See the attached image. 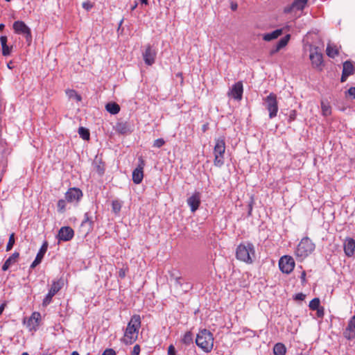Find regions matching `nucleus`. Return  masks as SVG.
Segmentation results:
<instances>
[{
  "instance_id": "nucleus-1",
  "label": "nucleus",
  "mask_w": 355,
  "mask_h": 355,
  "mask_svg": "<svg viewBox=\"0 0 355 355\" xmlns=\"http://www.w3.org/2000/svg\"><path fill=\"white\" fill-rule=\"evenodd\" d=\"M141 322L139 315H132L124 331L123 336L121 338V342L126 345L134 343L138 338Z\"/></svg>"
},
{
  "instance_id": "nucleus-2",
  "label": "nucleus",
  "mask_w": 355,
  "mask_h": 355,
  "mask_svg": "<svg viewBox=\"0 0 355 355\" xmlns=\"http://www.w3.org/2000/svg\"><path fill=\"white\" fill-rule=\"evenodd\" d=\"M255 255L254 247L252 243L246 242L239 245L236 250V257L238 260L250 264L253 262Z\"/></svg>"
},
{
  "instance_id": "nucleus-3",
  "label": "nucleus",
  "mask_w": 355,
  "mask_h": 355,
  "mask_svg": "<svg viewBox=\"0 0 355 355\" xmlns=\"http://www.w3.org/2000/svg\"><path fill=\"white\" fill-rule=\"evenodd\" d=\"M214 336L212 333L203 329L199 331L196 336V345L205 352H210L214 347Z\"/></svg>"
},
{
  "instance_id": "nucleus-4",
  "label": "nucleus",
  "mask_w": 355,
  "mask_h": 355,
  "mask_svg": "<svg viewBox=\"0 0 355 355\" xmlns=\"http://www.w3.org/2000/svg\"><path fill=\"white\" fill-rule=\"evenodd\" d=\"M225 141L224 137H220L215 139V146L214 147V164L215 166L220 168L225 163Z\"/></svg>"
},
{
  "instance_id": "nucleus-5",
  "label": "nucleus",
  "mask_w": 355,
  "mask_h": 355,
  "mask_svg": "<svg viewBox=\"0 0 355 355\" xmlns=\"http://www.w3.org/2000/svg\"><path fill=\"white\" fill-rule=\"evenodd\" d=\"M315 245L312 241L308 238H303L297 245L295 254L300 260H303L311 254L315 250Z\"/></svg>"
},
{
  "instance_id": "nucleus-6",
  "label": "nucleus",
  "mask_w": 355,
  "mask_h": 355,
  "mask_svg": "<svg viewBox=\"0 0 355 355\" xmlns=\"http://www.w3.org/2000/svg\"><path fill=\"white\" fill-rule=\"evenodd\" d=\"M263 105L269 112V118H275L277 116L279 110L277 95L274 93H270L263 98Z\"/></svg>"
},
{
  "instance_id": "nucleus-7",
  "label": "nucleus",
  "mask_w": 355,
  "mask_h": 355,
  "mask_svg": "<svg viewBox=\"0 0 355 355\" xmlns=\"http://www.w3.org/2000/svg\"><path fill=\"white\" fill-rule=\"evenodd\" d=\"M64 282L62 279L53 280L52 282L51 288L49 291V293L46 294L45 297L43 300L42 305L43 306H47L51 304L52 301V298L53 296L57 294L63 287Z\"/></svg>"
},
{
  "instance_id": "nucleus-8",
  "label": "nucleus",
  "mask_w": 355,
  "mask_h": 355,
  "mask_svg": "<svg viewBox=\"0 0 355 355\" xmlns=\"http://www.w3.org/2000/svg\"><path fill=\"white\" fill-rule=\"evenodd\" d=\"M13 29L15 33L24 35L27 42L30 43L31 42L32 35L31 29L24 21H15L13 24Z\"/></svg>"
},
{
  "instance_id": "nucleus-9",
  "label": "nucleus",
  "mask_w": 355,
  "mask_h": 355,
  "mask_svg": "<svg viewBox=\"0 0 355 355\" xmlns=\"http://www.w3.org/2000/svg\"><path fill=\"white\" fill-rule=\"evenodd\" d=\"M280 270L286 274H290L295 268V261L291 256L284 255L279 261Z\"/></svg>"
},
{
  "instance_id": "nucleus-10",
  "label": "nucleus",
  "mask_w": 355,
  "mask_h": 355,
  "mask_svg": "<svg viewBox=\"0 0 355 355\" xmlns=\"http://www.w3.org/2000/svg\"><path fill=\"white\" fill-rule=\"evenodd\" d=\"M145 166V161L140 157L138 159V166L132 172V181L135 184H140L144 178V168Z\"/></svg>"
},
{
  "instance_id": "nucleus-11",
  "label": "nucleus",
  "mask_w": 355,
  "mask_h": 355,
  "mask_svg": "<svg viewBox=\"0 0 355 355\" xmlns=\"http://www.w3.org/2000/svg\"><path fill=\"white\" fill-rule=\"evenodd\" d=\"M318 47L314 48V49H311L309 58L313 67L322 70V67L323 66L322 54L318 52Z\"/></svg>"
},
{
  "instance_id": "nucleus-12",
  "label": "nucleus",
  "mask_w": 355,
  "mask_h": 355,
  "mask_svg": "<svg viewBox=\"0 0 355 355\" xmlns=\"http://www.w3.org/2000/svg\"><path fill=\"white\" fill-rule=\"evenodd\" d=\"M143 58L144 62L148 65L151 66L155 63L157 51L155 49L152 47L150 44L147 45L144 52L142 53Z\"/></svg>"
},
{
  "instance_id": "nucleus-13",
  "label": "nucleus",
  "mask_w": 355,
  "mask_h": 355,
  "mask_svg": "<svg viewBox=\"0 0 355 355\" xmlns=\"http://www.w3.org/2000/svg\"><path fill=\"white\" fill-rule=\"evenodd\" d=\"M307 1L308 0H294L291 4L284 8V12L288 14L296 11H302L306 5Z\"/></svg>"
},
{
  "instance_id": "nucleus-14",
  "label": "nucleus",
  "mask_w": 355,
  "mask_h": 355,
  "mask_svg": "<svg viewBox=\"0 0 355 355\" xmlns=\"http://www.w3.org/2000/svg\"><path fill=\"white\" fill-rule=\"evenodd\" d=\"M74 236L73 230L69 226L62 227L58 231L57 239L59 241H71Z\"/></svg>"
},
{
  "instance_id": "nucleus-15",
  "label": "nucleus",
  "mask_w": 355,
  "mask_h": 355,
  "mask_svg": "<svg viewBox=\"0 0 355 355\" xmlns=\"http://www.w3.org/2000/svg\"><path fill=\"white\" fill-rule=\"evenodd\" d=\"M82 196V191L76 187L70 188L65 193V199L69 202H78Z\"/></svg>"
},
{
  "instance_id": "nucleus-16",
  "label": "nucleus",
  "mask_w": 355,
  "mask_h": 355,
  "mask_svg": "<svg viewBox=\"0 0 355 355\" xmlns=\"http://www.w3.org/2000/svg\"><path fill=\"white\" fill-rule=\"evenodd\" d=\"M243 83L239 81L234 84L228 92V96H231L236 101H241L243 97Z\"/></svg>"
},
{
  "instance_id": "nucleus-17",
  "label": "nucleus",
  "mask_w": 355,
  "mask_h": 355,
  "mask_svg": "<svg viewBox=\"0 0 355 355\" xmlns=\"http://www.w3.org/2000/svg\"><path fill=\"white\" fill-rule=\"evenodd\" d=\"M343 336L349 340L355 338V315L349 320L347 326L343 331Z\"/></svg>"
},
{
  "instance_id": "nucleus-18",
  "label": "nucleus",
  "mask_w": 355,
  "mask_h": 355,
  "mask_svg": "<svg viewBox=\"0 0 355 355\" xmlns=\"http://www.w3.org/2000/svg\"><path fill=\"white\" fill-rule=\"evenodd\" d=\"M354 67L351 61H345L343 63V73L340 78L341 83H344L347 80L348 76L354 74Z\"/></svg>"
},
{
  "instance_id": "nucleus-19",
  "label": "nucleus",
  "mask_w": 355,
  "mask_h": 355,
  "mask_svg": "<svg viewBox=\"0 0 355 355\" xmlns=\"http://www.w3.org/2000/svg\"><path fill=\"white\" fill-rule=\"evenodd\" d=\"M187 204L190 207L191 211L195 212L200 205V193L195 192L187 199Z\"/></svg>"
},
{
  "instance_id": "nucleus-20",
  "label": "nucleus",
  "mask_w": 355,
  "mask_h": 355,
  "mask_svg": "<svg viewBox=\"0 0 355 355\" xmlns=\"http://www.w3.org/2000/svg\"><path fill=\"white\" fill-rule=\"evenodd\" d=\"M80 227L86 234H89L93 230L94 221L89 212H86L84 214V218L81 223Z\"/></svg>"
},
{
  "instance_id": "nucleus-21",
  "label": "nucleus",
  "mask_w": 355,
  "mask_h": 355,
  "mask_svg": "<svg viewBox=\"0 0 355 355\" xmlns=\"http://www.w3.org/2000/svg\"><path fill=\"white\" fill-rule=\"evenodd\" d=\"M48 249V243L47 241H44L42 245L41 246L39 252H37L36 257L35 260L33 261V263L31 265V268H35L38 264H40L46 252Z\"/></svg>"
},
{
  "instance_id": "nucleus-22",
  "label": "nucleus",
  "mask_w": 355,
  "mask_h": 355,
  "mask_svg": "<svg viewBox=\"0 0 355 355\" xmlns=\"http://www.w3.org/2000/svg\"><path fill=\"white\" fill-rule=\"evenodd\" d=\"M344 251L347 256L352 257L355 251V241L352 238H348L344 243Z\"/></svg>"
},
{
  "instance_id": "nucleus-23",
  "label": "nucleus",
  "mask_w": 355,
  "mask_h": 355,
  "mask_svg": "<svg viewBox=\"0 0 355 355\" xmlns=\"http://www.w3.org/2000/svg\"><path fill=\"white\" fill-rule=\"evenodd\" d=\"M19 257V252H14L11 256H10L4 262L2 266V270L6 271L8 268L15 263L17 262L18 258Z\"/></svg>"
},
{
  "instance_id": "nucleus-24",
  "label": "nucleus",
  "mask_w": 355,
  "mask_h": 355,
  "mask_svg": "<svg viewBox=\"0 0 355 355\" xmlns=\"http://www.w3.org/2000/svg\"><path fill=\"white\" fill-rule=\"evenodd\" d=\"M41 315L39 312H33L28 320V326L31 329H35L40 325Z\"/></svg>"
},
{
  "instance_id": "nucleus-25",
  "label": "nucleus",
  "mask_w": 355,
  "mask_h": 355,
  "mask_svg": "<svg viewBox=\"0 0 355 355\" xmlns=\"http://www.w3.org/2000/svg\"><path fill=\"white\" fill-rule=\"evenodd\" d=\"M115 130L116 132L122 135L128 134L131 132L130 124L126 121L117 123Z\"/></svg>"
},
{
  "instance_id": "nucleus-26",
  "label": "nucleus",
  "mask_w": 355,
  "mask_h": 355,
  "mask_svg": "<svg viewBox=\"0 0 355 355\" xmlns=\"http://www.w3.org/2000/svg\"><path fill=\"white\" fill-rule=\"evenodd\" d=\"M283 33V29H276L275 31L266 33L263 35V40L267 42L272 41L273 40L277 39Z\"/></svg>"
},
{
  "instance_id": "nucleus-27",
  "label": "nucleus",
  "mask_w": 355,
  "mask_h": 355,
  "mask_svg": "<svg viewBox=\"0 0 355 355\" xmlns=\"http://www.w3.org/2000/svg\"><path fill=\"white\" fill-rule=\"evenodd\" d=\"M106 110L112 114H116L120 111L119 105L116 103H108L105 106Z\"/></svg>"
},
{
  "instance_id": "nucleus-28",
  "label": "nucleus",
  "mask_w": 355,
  "mask_h": 355,
  "mask_svg": "<svg viewBox=\"0 0 355 355\" xmlns=\"http://www.w3.org/2000/svg\"><path fill=\"white\" fill-rule=\"evenodd\" d=\"M286 352V347L282 343H278L275 344L273 347V352L275 355H285Z\"/></svg>"
},
{
  "instance_id": "nucleus-29",
  "label": "nucleus",
  "mask_w": 355,
  "mask_h": 355,
  "mask_svg": "<svg viewBox=\"0 0 355 355\" xmlns=\"http://www.w3.org/2000/svg\"><path fill=\"white\" fill-rule=\"evenodd\" d=\"M321 110L322 115L327 116L331 114V107L328 102L321 101Z\"/></svg>"
},
{
  "instance_id": "nucleus-30",
  "label": "nucleus",
  "mask_w": 355,
  "mask_h": 355,
  "mask_svg": "<svg viewBox=\"0 0 355 355\" xmlns=\"http://www.w3.org/2000/svg\"><path fill=\"white\" fill-rule=\"evenodd\" d=\"M327 55L331 58H334L338 55V50L335 46L329 44L327 47Z\"/></svg>"
},
{
  "instance_id": "nucleus-31",
  "label": "nucleus",
  "mask_w": 355,
  "mask_h": 355,
  "mask_svg": "<svg viewBox=\"0 0 355 355\" xmlns=\"http://www.w3.org/2000/svg\"><path fill=\"white\" fill-rule=\"evenodd\" d=\"M290 38L291 35L289 34H287L284 37L281 38L276 45L277 46V49L281 50L282 48L285 47L288 43Z\"/></svg>"
},
{
  "instance_id": "nucleus-32",
  "label": "nucleus",
  "mask_w": 355,
  "mask_h": 355,
  "mask_svg": "<svg viewBox=\"0 0 355 355\" xmlns=\"http://www.w3.org/2000/svg\"><path fill=\"white\" fill-rule=\"evenodd\" d=\"M193 334L191 331H187L182 338V342L187 345L193 343Z\"/></svg>"
},
{
  "instance_id": "nucleus-33",
  "label": "nucleus",
  "mask_w": 355,
  "mask_h": 355,
  "mask_svg": "<svg viewBox=\"0 0 355 355\" xmlns=\"http://www.w3.org/2000/svg\"><path fill=\"white\" fill-rule=\"evenodd\" d=\"M66 94L69 98L75 99L78 102L82 100L81 96L78 94L74 89H68L66 91Z\"/></svg>"
},
{
  "instance_id": "nucleus-34",
  "label": "nucleus",
  "mask_w": 355,
  "mask_h": 355,
  "mask_svg": "<svg viewBox=\"0 0 355 355\" xmlns=\"http://www.w3.org/2000/svg\"><path fill=\"white\" fill-rule=\"evenodd\" d=\"M78 134H79L80 137L82 139H83L84 140L89 139L90 134H89V131L88 129L83 128V127H80L78 128Z\"/></svg>"
},
{
  "instance_id": "nucleus-35",
  "label": "nucleus",
  "mask_w": 355,
  "mask_h": 355,
  "mask_svg": "<svg viewBox=\"0 0 355 355\" xmlns=\"http://www.w3.org/2000/svg\"><path fill=\"white\" fill-rule=\"evenodd\" d=\"M122 207V202L119 200H114L112 202V209L115 214H119Z\"/></svg>"
},
{
  "instance_id": "nucleus-36",
  "label": "nucleus",
  "mask_w": 355,
  "mask_h": 355,
  "mask_svg": "<svg viewBox=\"0 0 355 355\" xmlns=\"http://www.w3.org/2000/svg\"><path fill=\"white\" fill-rule=\"evenodd\" d=\"M168 273H169V277H170L171 280H173V281L178 280V277H180L181 276L180 272L175 268H173L172 270L168 271Z\"/></svg>"
},
{
  "instance_id": "nucleus-37",
  "label": "nucleus",
  "mask_w": 355,
  "mask_h": 355,
  "mask_svg": "<svg viewBox=\"0 0 355 355\" xmlns=\"http://www.w3.org/2000/svg\"><path fill=\"white\" fill-rule=\"evenodd\" d=\"M320 300L318 298H313L310 302H309V308L310 309L313 311H315L316 309H318L320 308Z\"/></svg>"
},
{
  "instance_id": "nucleus-38",
  "label": "nucleus",
  "mask_w": 355,
  "mask_h": 355,
  "mask_svg": "<svg viewBox=\"0 0 355 355\" xmlns=\"http://www.w3.org/2000/svg\"><path fill=\"white\" fill-rule=\"evenodd\" d=\"M66 200H59L57 204L58 211L59 213H64L66 210Z\"/></svg>"
},
{
  "instance_id": "nucleus-39",
  "label": "nucleus",
  "mask_w": 355,
  "mask_h": 355,
  "mask_svg": "<svg viewBox=\"0 0 355 355\" xmlns=\"http://www.w3.org/2000/svg\"><path fill=\"white\" fill-rule=\"evenodd\" d=\"M15 234L12 233L10 235L9 240H8V242L7 245H6V251L7 252L11 250V249L12 248V247H13V245L15 244Z\"/></svg>"
},
{
  "instance_id": "nucleus-40",
  "label": "nucleus",
  "mask_w": 355,
  "mask_h": 355,
  "mask_svg": "<svg viewBox=\"0 0 355 355\" xmlns=\"http://www.w3.org/2000/svg\"><path fill=\"white\" fill-rule=\"evenodd\" d=\"M165 144V141L160 138L155 140L153 143V146L155 148H161L162 146H164Z\"/></svg>"
},
{
  "instance_id": "nucleus-41",
  "label": "nucleus",
  "mask_w": 355,
  "mask_h": 355,
  "mask_svg": "<svg viewBox=\"0 0 355 355\" xmlns=\"http://www.w3.org/2000/svg\"><path fill=\"white\" fill-rule=\"evenodd\" d=\"M2 54L4 56H8L11 53L12 47H9L7 44L6 46H2Z\"/></svg>"
},
{
  "instance_id": "nucleus-42",
  "label": "nucleus",
  "mask_w": 355,
  "mask_h": 355,
  "mask_svg": "<svg viewBox=\"0 0 355 355\" xmlns=\"http://www.w3.org/2000/svg\"><path fill=\"white\" fill-rule=\"evenodd\" d=\"M184 292L187 293L192 289L193 285L190 282H183V286H181Z\"/></svg>"
},
{
  "instance_id": "nucleus-43",
  "label": "nucleus",
  "mask_w": 355,
  "mask_h": 355,
  "mask_svg": "<svg viewBox=\"0 0 355 355\" xmlns=\"http://www.w3.org/2000/svg\"><path fill=\"white\" fill-rule=\"evenodd\" d=\"M141 351L140 346L139 345H135L133 347L132 351L131 352L130 355H139Z\"/></svg>"
},
{
  "instance_id": "nucleus-44",
  "label": "nucleus",
  "mask_w": 355,
  "mask_h": 355,
  "mask_svg": "<svg viewBox=\"0 0 355 355\" xmlns=\"http://www.w3.org/2000/svg\"><path fill=\"white\" fill-rule=\"evenodd\" d=\"M305 297H306V295L304 294L300 293H297L294 296V300L302 301L305 299Z\"/></svg>"
},
{
  "instance_id": "nucleus-45",
  "label": "nucleus",
  "mask_w": 355,
  "mask_h": 355,
  "mask_svg": "<svg viewBox=\"0 0 355 355\" xmlns=\"http://www.w3.org/2000/svg\"><path fill=\"white\" fill-rule=\"evenodd\" d=\"M102 355H116V352L112 349H106Z\"/></svg>"
},
{
  "instance_id": "nucleus-46",
  "label": "nucleus",
  "mask_w": 355,
  "mask_h": 355,
  "mask_svg": "<svg viewBox=\"0 0 355 355\" xmlns=\"http://www.w3.org/2000/svg\"><path fill=\"white\" fill-rule=\"evenodd\" d=\"M176 352L174 346L171 345L168 348V355H175Z\"/></svg>"
},
{
  "instance_id": "nucleus-47",
  "label": "nucleus",
  "mask_w": 355,
  "mask_h": 355,
  "mask_svg": "<svg viewBox=\"0 0 355 355\" xmlns=\"http://www.w3.org/2000/svg\"><path fill=\"white\" fill-rule=\"evenodd\" d=\"M348 94L355 98V87H352L347 90Z\"/></svg>"
},
{
  "instance_id": "nucleus-48",
  "label": "nucleus",
  "mask_w": 355,
  "mask_h": 355,
  "mask_svg": "<svg viewBox=\"0 0 355 355\" xmlns=\"http://www.w3.org/2000/svg\"><path fill=\"white\" fill-rule=\"evenodd\" d=\"M7 40H8V39H7L6 36H1L0 42H1V46H6L7 44Z\"/></svg>"
},
{
  "instance_id": "nucleus-49",
  "label": "nucleus",
  "mask_w": 355,
  "mask_h": 355,
  "mask_svg": "<svg viewBox=\"0 0 355 355\" xmlns=\"http://www.w3.org/2000/svg\"><path fill=\"white\" fill-rule=\"evenodd\" d=\"M315 311H317V315L319 318L323 317V315H324V309H323L322 307L318 308V309H316Z\"/></svg>"
},
{
  "instance_id": "nucleus-50",
  "label": "nucleus",
  "mask_w": 355,
  "mask_h": 355,
  "mask_svg": "<svg viewBox=\"0 0 355 355\" xmlns=\"http://www.w3.org/2000/svg\"><path fill=\"white\" fill-rule=\"evenodd\" d=\"M182 281H183V279L180 276V277H178V280H174L175 284V285H178V286H180L181 287V286H183V282Z\"/></svg>"
},
{
  "instance_id": "nucleus-51",
  "label": "nucleus",
  "mask_w": 355,
  "mask_h": 355,
  "mask_svg": "<svg viewBox=\"0 0 355 355\" xmlns=\"http://www.w3.org/2000/svg\"><path fill=\"white\" fill-rule=\"evenodd\" d=\"M295 116H296V111L292 110L290 113L289 120L290 121L294 120L295 119Z\"/></svg>"
},
{
  "instance_id": "nucleus-52",
  "label": "nucleus",
  "mask_w": 355,
  "mask_h": 355,
  "mask_svg": "<svg viewBox=\"0 0 355 355\" xmlns=\"http://www.w3.org/2000/svg\"><path fill=\"white\" fill-rule=\"evenodd\" d=\"M125 276V271L123 269H120L119 271V277L121 279L124 278Z\"/></svg>"
},
{
  "instance_id": "nucleus-53",
  "label": "nucleus",
  "mask_w": 355,
  "mask_h": 355,
  "mask_svg": "<svg viewBox=\"0 0 355 355\" xmlns=\"http://www.w3.org/2000/svg\"><path fill=\"white\" fill-rule=\"evenodd\" d=\"M230 7H231V9L234 11V10H236L237 9L238 4L236 3L232 2L231 3V6Z\"/></svg>"
},
{
  "instance_id": "nucleus-54",
  "label": "nucleus",
  "mask_w": 355,
  "mask_h": 355,
  "mask_svg": "<svg viewBox=\"0 0 355 355\" xmlns=\"http://www.w3.org/2000/svg\"><path fill=\"white\" fill-rule=\"evenodd\" d=\"M280 49H277V46H276L274 49H272L270 51V54L272 55V54H275L276 53H277Z\"/></svg>"
},
{
  "instance_id": "nucleus-55",
  "label": "nucleus",
  "mask_w": 355,
  "mask_h": 355,
  "mask_svg": "<svg viewBox=\"0 0 355 355\" xmlns=\"http://www.w3.org/2000/svg\"><path fill=\"white\" fill-rule=\"evenodd\" d=\"M306 272L304 271L302 272L301 275V279L304 282L305 281Z\"/></svg>"
},
{
  "instance_id": "nucleus-56",
  "label": "nucleus",
  "mask_w": 355,
  "mask_h": 355,
  "mask_svg": "<svg viewBox=\"0 0 355 355\" xmlns=\"http://www.w3.org/2000/svg\"><path fill=\"white\" fill-rule=\"evenodd\" d=\"M4 307H5L4 304H1L0 305V315L3 313V311L4 310Z\"/></svg>"
},
{
  "instance_id": "nucleus-57",
  "label": "nucleus",
  "mask_w": 355,
  "mask_h": 355,
  "mask_svg": "<svg viewBox=\"0 0 355 355\" xmlns=\"http://www.w3.org/2000/svg\"><path fill=\"white\" fill-rule=\"evenodd\" d=\"M141 3L145 5L148 4V0H140Z\"/></svg>"
},
{
  "instance_id": "nucleus-58",
  "label": "nucleus",
  "mask_w": 355,
  "mask_h": 355,
  "mask_svg": "<svg viewBox=\"0 0 355 355\" xmlns=\"http://www.w3.org/2000/svg\"><path fill=\"white\" fill-rule=\"evenodd\" d=\"M5 26L3 24H0V31H2L4 28Z\"/></svg>"
},
{
  "instance_id": "nucleus-59",
  "label": "nucleus",
  "mask_w": 355,
  "mask_h": 355,
  "mask_svg": "<svg viewBox=\"0 0 355 355\" xmlns=\"http://www.w3.org/2000/svg\"><path fill=\"white\" fill-rule=\"evenodd\" d=\"M137 6V3H135V5L132 6L131 10H134L136 8Z\"/></svg>"
},
{
  "instance_id": "nucleus-60",
  "label": "nucleus",
  "mask_w": 355,
  "mask_h": 355,
  "mask_svg": "<svg viewBox=\"0 0 355 355\" xmlns=\"http://www.w3.org/2000/svg\"><path fill=\"white\" fill-rule=\"evenodd\" d=\"M71 355H80L78 352H73Z\"/></svg>"
},
{
  "instance_id": "nucleus-61",
  "label": "nucleus",
  "mask_w": 355,
  "mask_h": 355,
  "mask_svg": "<svg viewBox=\"0 0 355 355\" xmlns=\"http://www.w3.org/2000/svg\"><path fill=\"white\" fill-rule=\"evenodd\" d=\"M21 355H29V354H28V353H27V352H23V353L21 354Z\"/></svg>"
},
{
  "instance_id": "nucleus-62",
  "label": "nucleus",
  "mask_w": 355,
  "mask_h": 355,
  "mask_svg": "<svg viewBox=\"0 0 355 355\" xmlns=\"http://www.w3.org/2000/svg\"><path fill=\"white\" fill-rule=\"evenodd\" d=\"M10 64L11 63L8 64V67L10 68V69H11V64Z\"/></svg>"
},
{
  "instance_id": "nucleus-63",
  "label": "nucleus",
  "mask_w": 355,
  "mask_h": 355,
  "mask_svg": "<svg viewBox=\"0 0 355 355\" xmlns=\"http://www.w3.org/2000/svg\"><path fill=\"white\" fill-rule=\"evenodd\" d=\"M83 7L86 8V3H83Z\"/></svg>"
},
{
  "instance_id": "nucleus-64",
  "label": "nucleus",
  "mask_w": 355,
  "mask_h": 355,
  "mask_svg": "<svg viewBox=\"0 0 355 355\" xmlns=\"http://www.w3.org/2000/svg\"><path fill=\"white\" fill-rule=\"evenodd\" d=\"M122 23H123V20H121V21H120V24H119V25H121V24H122Z\"/></svg>"
}]
</instances>
